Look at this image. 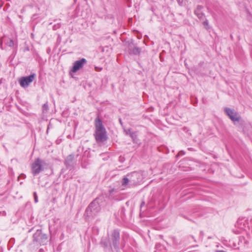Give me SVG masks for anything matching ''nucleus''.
Here are the masks:
<instances>
[{"instance_id": "obj_8", "label": "nucleus", "mask_w": 252, "mask_h": 252, "mask_svg": "<svg viewBox=\"0 0 252 252\" xmlns=\"http://www.w3.org/2000/svg\"><path fill=\"white\" fill-rule=\"evenodd\" d=\"M35 77L34 73H32L28 76L22 77L19 81L21 86L24 88L27 87L33 81Z\"/></svg>"}, {"instance_id": "obj_16", "label": "nucleus", "mask_w": 252, "mask_h": 252, "mask_svg": "<svg viewBox=\"0 0 252 252\" xmlns=\"http://www.w3.org/2000/svg\"><path fill=\"white\" fill-rule=\"evenodd\" d=\"M5 44L10 47H13L15 45V42L13 40L8 38L7 41H5Z\"/></svg>"}, {"instance_id": "obj_10", "label": "nucleus", "mask_w": 252, "mask_h": 252, "mask_svg": "<svg viewBox=\"0 0 252 252\" xmlns=\"http://www.w3.org/2000/svg\"><path fill=\"white\" fill-rule=\"evenodd\" d=\"M127 51L130 55H139L141 52V49L134 46L133 44L131 43L128 44Z\"/></svg>"}, {"instance_id": "obj_22", "label": "nucleus", "mask_w": 252, "mask_h": 252, "mask_svg": "<svg viewBox=\"0 0 252 252\" xmlns=\"http://www.w3.org/2000/svg\"><path fill=\"white\" fill-rule=\"evenodd\" d=\"M102 68L100 67H95V70L97 71H100L102 70Z\"/></svg>"}, {"instance_id": "obj_7", "label": "nucleus", "mask_w": 252, "mask_h": 252, "mask_svg": "<svg viewBox=\"0 0 252 252\" xmlns=\"http://www.w3.org/2000/svg\"><path fill=\"white\" fill-rule=\"evenodd\" d=\"M129 177V179L125 177L123 178L122 182V185L124 187H126L128 185V183L130 182H132V183H136L138 181L135 180L134 179H132V177H136L138 178L140 176V174L137 172H133L127 175Z\"/></svg>"}, {"instance_id": "obj_13", "label": "nucleus", "mask_w": 252, "mask_h": 252, "mask_svg": "<svg viewBox=\"0 0 252 252\" xmlns=\"http://www.w3.org/2000/svg\"><path fill=\"white\" fill-rule=\"evenodd\" d=\"M74 157L72 155H69L65 160V164L68 167L71 166Z\"/></svg>"}, {"instance_id": "obj_1", "label": "nucleus", "mask_w": 252, "mask_h": 252, "mask_svg": "<svg viewBox=\"0 0 252 252\" xmlns=\"http://www.w3.org/2000/svg\"><path fill=\"white\" fill-rule=\"evenodd\" d=\"M95 131L94 136L97 142H103L107 140V132L102 121L97 117L94 120Z\"/></svg>"}, {"instance_id": "obj_6", "label": "nucleus", "mask_w": 252, "mask_h": 252, "mask_svg": "<svg viewBox=\"0 0 252 252\" xmlns=\"http://www.w3.org/2000/svg\"><path fill=\"white\" fill-rule=\"evenodd\" d=\"M120 232L118 230H114L111 235V241L114 248L118 251L119 249Z\"/></svg>"}, {"instance_id": "obj_4", "label": "nucleus", "mask_w": 252, "mask_h": 252, "mask_svg": "<svg viewBox=\"0 0 252 252\" xmlns=\"http://www.w3.org/2000/svg\"><path fill=\"white\" fill-rule=\"evenodd\" d=\"M33 241L40 245H45L48 242L47 235L43 233L41 230L38 229L33 235Z\"/></svg>"}, {"instance_id": "obj_9", "label": "nucleus", "mask_w": 252, "mask_h": 252, "mask_svg": "<svg viewBox=\"0 0 252 252\" xmlns=\"http://www.w3.org/2000/svg\"><path fill=\"white\" fill-rule=\"evenodd\" d=\"M87 62V60L84 58L76 61L74 63L72 69V71L76 72L81 68L83 67L84 65Z\"/></svg>"}, {"instance_id": "obj_3", "label": "nucleus", "mask_w": 252, "mask_h": 252, "mask_svg": "<svg viewBox=\"0 0 252 252\" xmlns=\"http://www.w3.org/2000/svg\"><path fill=\"white\" fill-rule=\"evenodd\" d=\"M100 210L98 203L96 200L92 201L85 211V215L88 218H94L96 216Z\"/></svg>"}, {"instance_id": "obj_17", "label": "nucleus", "mask_w": 252, "mask_h": 252, "mask_svg": "<svg viewBox=\"0 0 252 252\" xmlns=\"http://www.w3.org/2000/svg\"><path fill=\"white\" fill-rule=\"evenodd\" d=\"M187 0H178V2L179 4L181 6H183L186 5Z\"/></svg>"}, {"instance_id": "obj_27", "label": "nucleus", "mask_w": 252, "mask_h": 252, "mask_svg": "<svg viewBox=\"0 0 252 252\" xmlns=\"http://www.w3.org/2000/svg\"><path fill=\"white\" fill-rule=\"evenodd\" d=\"M39 251V252H44V250L42 249H40Z\"/></svg>"}, {"instance_id": "obj_14", "label": "nucleus", "mask_w": 252, "mask_h": 252, "mask_svg": "<svg viewBox=\"0 0 252 252\" xmlns=\"http://www.w3.org/2000/svg\"><path fill=\"white\" fill-rule=\"evenodd\" d=\"M155 252H166V250L163 245L158 244L156 245Z\"/></svg>"}, {"instance_id": "obj_20", "label": "nucleus", "mask_w": 252, "mask_h": 252, "mask_svg": "<svg viewBox=\"0 0 252 252\" xmlns=\"http://www.w3.org/2000/svg\"><path fill=\"white\" fill-rule=\"evenodd\" d=\"M125 131H126V135H130V133H132L134 132V131H131V130L130 129L126 130Z\"/></svg>"}, {"instance_id": "obj_11", "label": "nucleus", "mask_w": 252, "mask_h": 252, "mask_svg": "<svg viewBox=\"0 0 252 252\" xmlns=\"http://www.w3.org/2000/svg\"><path fill=\"white\" fill-rule=\"evenodd\" d=\"M203 8L201 5H197L194 11L195 15L200 20H203L205 18V14L202 11Z\"/></svg>"}, {"instance_id": "obj_23", "label": "nucleus", "mask_w": 252, "mask_h": 252, "mask_svg": "<svg viewBox=\"0 0 252 252\" xmlns=\"http://www.w3.org/2000/svg\"><path fill=\"white\" fill-rule=\"evenodd\" d=\"M43 108L44 110H47L48 108V105L47 104H44L43 105Z\"/></svg>"}, {"instance_id": "obj_25", "label": "nucleus", "mask_w": 252, "mask_h": 252, "mask_svg": "<svg viewBox=\"0 0 252 252\" xmlns=\"http://www.w3.org/2000/svg\"><path fill=\"white\" fill-rule=\"evenodd\" d=\"M20 176H23V177H24V178H25V177H26V175H25V174H21V175H20Z\"/></svg>"}, {"instance_id": "obj_18", "label": "nucleus", "mask_w": 252, "mask_h": 252, "mask_svg": "<svg viewBox=\"0 0 252 252\" xmlns=\"http://www.w3.org/2000/svg\"><path fill=\"white\" fill-rule=\"evenodd\" d=\"M203 24L206 29H207V30L209 29V23H208V20H206L205 21H204L203 23Z\"/></svg>"}, {"instance_id": "obj_26", "label": "nucleus", "mask_w": 252, "mask_h": 252, "mask_svg": "<svg viewBox=\"0 0 252 252\" xmlns=\"http://www.w3.org/2000/svg\"><path fill=\"white\" fill-rule=\"evenodd\" d=\"M145 204V202H142L141 204V207L143 206V205H144Z\"/></svg>"}, {"instance_id": "obj_19", "label": "nucleus", "mask_w": 252, "mask_h": 252, "mask_svg": "<svg viewBox=\"0 0 252 252\" xmlns=\"http://www.w3.org/2000/svg\"><path fill=\"white\" fill-rule=\"evenodd\" d=\"M33 196H34V200L35 203H37L38 202V197H37L36 192H34Z\"/></svg>"}, {"instance_id": "obj_12", "label": "nucleus", "mask_w": 252, "mask_h": 252, "mask_svg": "<svg viewBox=\"0 0 252 252\" xmlns=\"http://www.w3.org/2000/svg\"><path fill=\"white\" fill-rule=\"evenodd\" d=\"M100 244L106 250L110 251L112 249L110 240L107 237L102 238L100 242Z\"/></svg>"}, {"instance_id": "obj_5", "label": "nucleus", "mask_w": 252, "mask_h": 252, "mask_svg": "<svg viewBox=\"0 0 252 252\" xmlns=\"http://www.w3.org/2000/svg\"><path fill=\"white\" fill-rule=\"evenodd\" d=\"M224 111L227 116L233 122H239L241 117L240 115L235 110L230 108L226 107L224 109Z\"/></svg>"}, {"instance_id": "obj_2", "label": "nucleus", "mask_w": 252, "mask_h": 252, "mask_svg": "<svg viewBox=\"0 0 252 252\" xmlns=\"http://www.w3.org/2000/svg\"><path fill=\"white\" fill-rule=\"evenodd\" d=\"M47 166L45 161L37 158L31 164V173L33 176H35L43 171Z\"/></svg>"}, {"instance_id": "obj_21", "label": "nucleus", "mask_w": 252, "mask_h": 252, "mask_svg": "<svg viewBox=\"0 0 252 252\" xmlns=\"http://www.w3.org/2000/svg\"><path fill=\"white\" fill-rule=\"evenodd\" d=\"M185 154V152H184L183 151H181L179 152L178 154L177 155V156H183V155H184Z\"/></svg>"}, {"instance_id": "obj_24", "label": "nucleus", "mask_w": 252, "mask_h": 252, "mask_svg": "<svg viewBox=\"0 0 252 252\" xmlns=\"http://www.w3.org/2000/svg\"><path fill=\"white\" fill-rule=\"evenodd\" d=\"M119 122H120V123L121 124V125H122V124H122V120H121V119H119Z\"/></svg>"}, {"instance_id": "obj_15", "label": "nucleus", "mask_w": 252, "mask_h": 252, "mask_svg": "<svg viewBox=\"0 0 252 252\" xmlns=\"http://www.w3.org/2000/svg\"><path fill=\"white\" fill-rule=\"evenodd\" d=\"M130 136L132 138V141L134 143H138L139 140L137 138V132L134 131L133 133H130Z\"/></svg>"}]
</instances>
